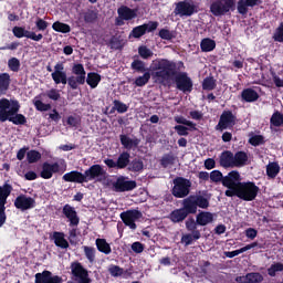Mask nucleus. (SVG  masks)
Here are the masks:
<instances>
[{
	"mask_svg": "<svg viewBox=\"0 0 283 283\" xmlns=\"http://www.w3.org/2000/svg\"><path fill=\"white\" fill-rule=\"evenodd\" d=\"M23 36L27 39H31V41H41L43 39V34L39 33L36 34L35 32L28 31L24 29Z\"/></svg>",
	"mask_w": 283,
	"mask_h": 283,
	"instance_id": "nucleus-60",
	"label": "nucleus"
},
{
	"mask_svg": "<svg viewBox=\"0 0 283 283\" xmlns=\"http://www.w3.org/2000/svg\"><path fill=\"white\" fill-rule=\"evenodd\" d=\"M186 229L189 231V233L181 237V244H185V247H191L196 240H200V238H202L200 230L192 228L191 223L188 221H186Z\"/></svg>",
	"mask_w": 283,
	"mask_h": 283,
	"instance_id": "nucleus-17",
	"label": "nucleus"
},
{
	"mask_svg": "<svg viewBox=\"0 0 283 283\" xmlns=\"http://www.w3.org/2000/svg\"><path fill=\"white\" fill-rule=\"evenodd\" d=\"M195 202L199 209H209V199L205 198L201 195H195Z\"/></svg>",
	"mask_w": 283,
	"mask_h": 283,
	"instance_id": "nucleus-48",
	"label": "nucleus"
},
{
	"mask_svg": "<svg viewBox=\"0 0 283 283\" xmlns=\"http://www.w3.org/2000/svg\"><path fill=\"white\" fill-rule=\"evenodd\" d=\"M117 14L119 19H124L125 21H134V19L138 17V9H132L125 4H122L117 9Z\"/></svg>",
	"mask_w": 283,
	"mask_h": 283,
	"instance_id": "nucleus-22",
	"label": "nucleus"
},
{
	"mask_svg": "<svg viewBox=\"0 0 283 283\" xmlns=\"http://www.w3.org/2000/svg\"><path fill=\"white\" fill-rule=\"evenodd\" d=\"M62 213L69 220V227H78V224L81 223L78 212H76V209L70 206V203L63 206Z\"/></svg>",
	"mask_w": 283,
	"mask_h": 283,
	"instance_id": "nucleus-19",
	"label": "nucleus"
},
{
	"mask_svg": "<svg viewBox=\"0 0 283 283\" xmlns=\"http://www.w3.org/2000/svg\"><path fill=\"white\" fill-rule=\"evenodd\" d=\"M249 165V154L244 150H238L233 154V166L234 168L247 167Z\"/></svg>",
	"mask_w": 283,
	"mask_h": 283,
	"instance_id": "nucleus-27",
	"label": "nucleus"
},
{
	"mask_svg": "<svg viewBox=\"0 0 283 283\" xmlns=\"http://www.w3.org/2000/svg\"><path fill=\"white\" fill-rule=\"evenodd\" d=\"M120 220L124 222L126 227H129L133 231H136L137 226L136 221L140 220L143 218V212L139 210L133 209V210H127L120 213Z\"/></svg>",
	"mask_w": 283,
	"mask_h": 283,
	"instance_id": "nucleus-15",
	"label": "nucleus"
},
{
	"mask_svg": "<svg viewBox=\"0 0 283 283\" xmlns=\"http://www.w3.org/2000/svg\"><path fill=\"white\" fill-rule=\"evenodd\" d=\"M81 17L86 25H94L98 21V11L87 9L81 13Z\"/></svg>",
	"mask_w": 283,
	"mask_h": 283,
	"instance_id": "nucleus-28",
	"label": "nucleus"
},
{
	"mask_svg": "<svg viewBox=\"0 0 283 283\" xmlns=\"http://www.w3.org/2000/svg\"><path fill=\"white\" fill-rule=\"evenodd\" d=\"M102 77L101 74L96 72H90L87 76L85 75V83L90 85L91 90H96L98 87V83H101Z\"/></svg>",
	"mask_w": 283,
	"mask_h": 283,
	"instance_id": "nucleus-31",
	"label": "nucleus"
},
{
	"mask_svg": "<svg viewBox=\"0 0 283 283\" xmlns=\"http://www.w3.org/2000/svg\"><path fill=\"white\" fill-rule=\"evenodd\" d=\"M48 25H50V23L41 18H38L35 21V28H38L40 32H45V30H48Z\"/></svg>",
	"mask_w": 283,
	"mask_h": 283,
	"instance_id": "nucleus-62",
	"label": "nucleus"
},
{
	"mask_svg": "<svg viewBox=\"0 0 283 283\" xmlns=\"http://www.w3.org/2000/svg\"><path fill=\"white\" fill-rule=\"evenodd\" d=\"M53 240L55 247L60 249H70V242L65 240V233L63 232H53Z\"/></svg>",
	"mask_w": 283,
	"mask_h": 283,
	"instance_id": "nucleus-32",
	"label": "nucleus"
},
{
	"mask_svg": "<svg viewBox=\"0 0 283 283\" xmlns=\"http://www.w3.org/2000/svg\"><path fill=\"white\" fill-rule=\"evenodd\" d=\"M132 155L129 151H123L119 154L116 163H117V169H126V167H129Z\"/></svg>",
	"mask_w": 283,
	"mask_h": 283,
	"instance_id": "nucleus-34",
	"label": "nucleus"
},
{
	"mask_svg": "<svg viewBox=\"0 0 283 283\" xmlns=\"http://www.w3.org/2000/svg\"><path fill=\"white\" fill-rule=\"evenodd\" d=\"M185 67V63L179 61L178 63L169 61L167 59H161L154 64L153 70L154 77L159 78V81H171L178 74V70Z\"/></svg>",
	"mask_w": 283,
	"mask_h": 283,
	"instance_id": "nucleus-4",
	"label": "nucleus"
},
{
	"mask_svg": "<svg viewBox=\"0 0 283 283\" xmlns=\"http://www.w3.org/2000/svg\"><path fill=\"white\" fill-rule=\"evenodd\" d=\"M235 10V0H216L210 4V12L213 17H224Z\"/></svg>",
	"mask_w": 283,
	"mask_h": 283,
	"instance_id": "nucleus-7",
	"label": "nucleus"
},
{
	"mask_svg": "<svg viewBox=\"0 0 283 283\" xmlns=\"http://www.w3.org/2000/svg\"><path fill=\"white\" fill-rule=\"evenodd\" d=\"M158 21H149L148 23L135 27L130 34L134 39H140L142 36H145L147 32H155V30H158Z\"/></svg>",
	"mask_w": 283,
	"mask_h": 283,
	"instance_id": "nucleus-16",
	"label": "nucleus"
},
{
	"mask_svg": "<svg viewBox=\"0 0 283 283\" xmlns=\"http://www.w3.org/2000/svg\"><path fill=\"white\" fill-rule=\"evenodd\" d=\"M240 172L238 170H232L227 175L223 181L224 187L228 189L224 192L227 198H239L244 200V202H253L260 193V187L253 181H241Z\"/></svg>",
	"mask_w": 283,
	"mask_h": 283,
	"instance_id": "nucleus-1",
	"label": "nucleus"
},
{
	"mask_svg": "<svg viewBox=\"0 0 283 283\" xmlns=\"http://www.w3.org/2000/svg\"><path fill=\"white\" fill-rule=\"evenodd\" d=\"M174 163H176V157H174V155H165L161 160H160V165L161 167H164L165 169H167V167H169V165H174Z\"/></svg>",
	"mask_w": 283,
	"mask_h": 283,
	"instance_id": "nucleus-56",
	"label": "nucleus"
},
{
	"mask_svg": "<svg viewBox=\"0 0 283 283\" xmlns=\"http://www.w3.org/2000/svg\"><path fill=\"white\" fill-rule=\"evenodd\" d=\"M12 185L6 182L3 186H0V228L6 224L8 216L6 214V205H8V198L12 193Z\"/></svg>",
	"mask_w": 283,
	"mask_h": 283,
	"instance_id": "nucleus-9",
	"label": "nucleus"
},
{
	"mask_svg": "<svg viewBox=\"0 0 283 283\" xmlns=\"http://www.w3.org/2000/svg\"><path fill=\"white\" fill-rule=\"evenodd\" d=\"M128 171H133L134 174H138V171H143L145 169V164L138 159L135 158L128 164Z\"/></svg>",
	"mask_w": 283,
	"mask_h": 283,
	"instance_id": "nucleus-38",
	"label": "nucleus"
},
{
	"mask_svg": "<svg viewBox=\"0 0 283 283\" xmlns=\"http://www.w3.org/2000/svg\"><path fill=\"white\" fill-rule=\"evenodd\" d=\"M276 43H283V22L275 29L274 34L272 36Z\"/></svg>",
	"mask_w": 283,
	"mask_h": 283,
	"instance_id": "nucleus-53",
	"label": "nucleus"
},
{
	"mask_svg": "<svg viewBox=\"0 0 283 283\" xmlns=\"http://www.w3.org/2000/svg\"><path fill=\"white\" fill-rule=\"evenodd\" d=\"M27 160L29 165H34V163H39V160H41V154L39 150H29L27 153Z\"/></svg>",
	"mask_w": 283,
	"mask_h": 283,
	"instance_id": "nucleus-46",
	"label": "nucleus"
},
{
	"mask_svg": "<svg viewBox=\"0 0 283 283\" xmlns=\"http://www.w3.org/2000/svg\"><path fill=\"white\" fill-rule=\"evenodd\" d=\"M176 88L184 94H191L193 92V80L189 77L187 72H177L174 77Z\"/></svg>",
	"mask_w": 283,
	"mask_h": 283,
	"instance_id": "nucleus-10",
	"label": "nucleus"
},
{
	"mask_svg": "<svg viewBox=\"0 0 283 283\" xmlns=\"http://www.w3.org/2000/svg\"><path fill=\"white\" fill-rule=\"evenodd\" d=\"M14 207L20 211H28L36 207V200H34L32 197L20 195L14 200Z\"/></svg>",
	"mask_w": 283,
	"mask_h": 283,
	"instance_id": "nucleus-18",
	"label": "nucleus"
},
{
	"mask_svg": "<svg viewBox=\"0 0 283 283\" xmlns=\"http://www.w3.org/2000/svg\"><path fill=\"white\" fill-rule=\"evenodd\" d=\"M201 52H213L216 50V41L211 38L202 39L200 42Z\"/></svg>",
	"mask_w": 283,
	"mask_h": 283,
	"instance_id": "nucleus-37",
	"label": "nucleus"
},
{
	"mask_svg": "<svg viewBox=\"0 0 283 283\" xmlns=\"http://www.w3.org/2000/svg\"><path fill=\"white\" fill-rule=\"evenodd\" d=\"M248 283H262L264 282V276L260 272H251L247 274Z\"/></svg>",
	"mask_w": 283,
	"mask_h": 283,
	"instance_id": "nucleus-47",
	"label": "nucleus"
},
{
	"mask_svg": "<svg viewBox=\"0 0 283 283\" xmlns=\"http://www.w3.org/2000/svg\"><path fill=\"white\" fill-rule=\"evenodd\" d=\"M241 98L244 103H255V101L260 98V94H258L253 88H244L241 92Z\"/></svg>",
	"mask_w": 283,
	"mask_h": 283,
	"instance_id": "nucleus-30",
	"label": "nucleus"
},
{
	"mask_svg": "<svg viewBox=\"0 0 283 283\" xmlns=\"http://www.w3.org/2000/svg\"><path fill=\"white\" fill-rule=\"evenodd\" d=\"M64 171H67V164L65 163V160H62L60 164L56 161L53 164L44 161L42 164V170L40 172V176L44 180H50V178H52L54 174H59L60 176H63Z\"/></svg>",
	"mask_w": 283,
	"mask_h": 283,
	"instance_id": "nucleus-5",
	"label": "nucleus"
},
{
	"mask_svg": "<svg viewBox=\"0 0 283 283\" xmlns=\"http://www.w3.org/2000/svg\"><path fill=\"white\" fill-rule=\"evenodd\" d=\"M277 174H280L279 163H271L266 166V176H269V178H276Z\"/></svg>",
	"mask_w": 283,
	"mask_h": 283,
	"instance_id": "nucleus-40",
	"label": "nucleus"
},
{
	"mask_svg": "<svg viewBox=\"0 0 283 283\" xmlns=\"http://www.w3.org/2000/svg\"><path fill=\"white\" fill-rule=\"evenodd\" d=\"M186 222H188L192 229L207 227V224H211V222H213V214L209 211H201L196 216V219H193V217H189Z\"/></svg>",
	"mask_w": 283,
	"mask_h": 283,
	"instance_id": "nucleus-14",
	"label": "nucleus"
},
{
	"mask_svg": "<svg viewBox=\"0 0 283 283\" xmlns=\"http://www.w3.org/2000/svg\"><path fill=\"white\" fill-rule=\"evenodd\" d=\"M151 80V73L149 71L145 72L143 75H139L134 80L135 87H145L147 83Z\"/></svg>",
	"mask_w": 283,
	"mask_h": 283,
	"instance_id": "nucleus-36",
	"label": "nucleus"
},
{
	"mask_svg": "<svg viewBox=\"0 0 283 283\" xmlns=\"http://www.w3.org/2000/svg\"><path fill=\"white\" fill-rule=\"evenodd\" d=\"M52 28L54 32H61L62 34H69V32H72V28L67 23H63L61 21H55L52 24Z\"/></svg>",
	"mask_w": 283,
	"mask_h": 283,
	"instance_id": "nucleus-39",
	"label": "nucleus"
},
{
	"mask_svg": "<svg viewBox=\"0 0 283 283\" xmlns=\"http://www.w3.org/2000/svg\"><path fill=\"white\" fill-rule=\"evenodd\" d=\"M35 283H63V277L44 270L42 273L39 272L35 274Z\"/></svg>",
	"mask_w": 283,
	"mask_h": 283,
	"instance_id": "nucleus-20",
	"label": "nucleus"
},
{
	"mask_svg": "<svg viewBox=\"0 0 283 283\" xmlns=\"http://www.w3.org/2000/svg\"><path fill=\"white\" fill-rule=\"evenodd\" d=\"M72 74L67 77V73L65 71L51 73V78L55 85H69L71 90H78V85H85V66L83 64L77 63L72 66Z\"/></svg>",
	"mask_w": 283,
	"mask_h": 283,
	"instance_id": "nucleus-2",
	"label": "nucleus"
},
{
	"mask_svg": "<svg viewBox=\"0 0 283 283\" xmlns=\"http://www.w3.org/2000/svg\"><path fill=\"white\" fill-rule=\"evenodd\" d=\"M10 83H12L10 73H0V96L8 94V91L10 90Z\"/></svg>",
	"mask_w": 283,
	"mask_h": 283,
	"instance_id": "nucleus-29",
	"label": "nucleus"
},
{
	"mask_svg": "<svg viewBox=\"0 0 283 283\" xmlns=\"http://www.w3.org/2000/svg\"><path fill=\"white\" fill-rule=\"evenodd\" d=\"M132 70L138 72V74H144L147 72V67H145V62L140 60H134L130 64Z\"/></svg>",
	"mask_w": 283,
	"mask_h": 283,
	"instance_id": "nucleus-45",
	"label": "nucleus"
},
{
	"mask_svg": "<svg viewBox=\"0 0 283 283\" xmlns=\"http://www.w3.org/2000/svg\"><path fill=\"white\" fill-rule=\"evenodd\" d=\"M181 205H182L181 209H184V211L188 216H193V214L198 213V206L196 203L195 195H191V196L185 198L182 200Z\"/></svg>",
	"mask_w": 283,
	"mask_h": 283,
	"instance_id": "nucleus-23",
	"label": "nucleus"
},
{
	"mask_svg": "<svg viewBox=\"0 0 283 283\" xmlns=\"http://www.w3.org/2000/svg\"><path fill=\"white\" fill-rule=\"evenodd\" d=\"M171 193L175 198H187L191 193V181L184 177H176L172 180Z\"/></svg>",
	"mask_w": 283,
	"mask_h": 283,
	"instance_id": "nucleus-6",
	"label": "nucleus"
},
{
	"mask_svg": "<svg viewBox=\"0 0 283 283\" xmlns=\"http://www.w3.org/2000/svg\"><path fill=\"white\" fill-rule=\"evenodd\" d=\"M264 136L262 135H254L249 139V144L252 145V147H260V145H264Z\"/></svg>",
	"mask_w": 283,
	"mask_h": 283,
	"instance_id": "nucleus-54",
	"label": "nucleus"
},
{
	"mask_svg": "<svg viewBox=\"0 0 283 283\" xmlns=\"http://www.w3.org/2000/svg\"><path fill=\"white\" fill-rule=\"evenodd\" d=\"M219 164L223 169H233V151L223 150L219 156Z\"/></svg>",
	"mask_w": 283,
	"mask_h": 283,
	"instance_id": "nucleus-25",
	"label": "nucleus"
},
{
	"mask_svg": "<svg viewBox=\"0 0 283 283\" xmlns=\"http://www.w3.org/2000/svg\"><path fill=\"white\" fill-rule=\"evenodd\" d=\"M113 105L118 114H125V112H127V109H129V106H127V104H125L118 99H115L113 102Z\"/></svg>",
	"mask_w": 283,
	"mask_h": 283,
	"instance_id": "nucleus-57",
	"label": "nucleus"
},
{
	"mask_svg": "<svg viewBox=\"0 0 283 283\" xmlns=\"http://www.w3.org/2000/svg\"><path fill=\"white\" fill-rule=\"evenodd\" d=\"M62 180L64 182H75L77 185H83L85 181V174L78 170H72L63 175Z\"/></svg>",
	"mask_w": 283,
	"mask_h": 283,
	"instance_id": "nucleus-24",
	"label": "nucleus"
},
{
	"mask_svg": "<svg viewBox=\"0 0 283 283\" xmlns=\"http://www.w3.org/2000/svg\"><path fill=\"white\" fill-rule=\"evenodd\" d=\"M175 130L177 132L178 136H189V128L182 125H176Z\"/></svg>",
	"mask_w": 283,
	"mask_h": 283,
	"instance_id": "nucleus-64",
	"label": "nucleus"
},
{
	"mask_svg": "<svg viewBox=\"0 0 283 283\" xmlns=\"http://www.w3.org/2000/svg\"><path fill=\"white\" fill-rule=\"evenodd\" d=\"M237 10L239 14H248L249 13V7L247 6V2L244 0H239L237 3Z\"/></svg>",
	"mask_w": 283,
	"mask_h": 283,
	"instance_id": "nucleus-61",
	"label": "nucleus"
},
{
	"mask_svg": "<svg viewBox=\"0 0 283 283\" xmlns=\"http://www.w3.org/2000/svg\"><path fill=\"white\" fill-rule=\"evenodd\" d=\"M174 14L176 17H193L198 13V6L191 0H182L175 3Z\"/></svg>",
	"mask_w": 283,
	"mask_h": 283,
	"instance_id": "nucleus-8",
	"label": "nucleus"
},
{
	"mask_svg": "<svg viewBox=\"0 0 283 283\" xmlns=\"http://www.w3.org/2000/svg\"><path fill=\"white\" fill-rule=\"evenodd\" d=\"M21 109V105L19 101L13 99L10 101L6 97L0 99V123H12L13 125H25L28 123V118L25 115L19 114Z\"/></svg>",
	"mask_w": 283,
	"mask_h": 283,
	"instance_id": "nucleus-3",
	"label": "nucleus"
},
{
	"mask_svg": "<svg viewBox=\"0 0 283 283\" xmlns=\"http://www.w3.org/2000/svg\"><path fill=\"white\" fill-rule=\"evenodd\" d=\"M95 244L99 253H104V255H109V253H112V245L107 243V240L96 239Z\"/></svg>",
	"mask_w": 283,
	"mask_h": 283,
	"instance_id": "nucleus-35",
	"label": "nucleus"
},
{
	"mask_svg": "<svg viewBox=\"0 0 283 283\" xmlns=\"http://www.w3.org/2000/svg\"><path fill=\"white\" fill-rule=\"evenodd\" d=\"M46 96L50 101H59L61 98V93H59V90L56 88H51L46 92Z\"/></svg>",
	"mask_w": 283,
	"mask_h": 283,
	"instance_id": "nucleus-63",
	"label": "nucleus"
},
{
	"mask_svg": "<svg viewBox=\"0 0 283 283\" xmlns=\"http://www.w3.org/2000/svg\"><path fill=\"white\" fill-rule=\"evenodd\" d=\"M283 272V263L282 262H276L273 263L269 269H268V275L270 277H275V275H277V273H282Z\"/></svg>",
	"mask_w": 283,
	"mask_h": 283,
	"instance_id": "nucleus-42",
	"label": "nucleus"
},
{
	"mask_svg": "<svg viewBox=\"0 0 283 283\" xmlns=\"http://www.w3.org/2000/svg\"><path fill=\"white\" fill-rule=\"evenodd\" d=\"M8 67L11 70V72H19V70H21V61H19L17 57H11L8 61Z\"/></svg>",
	"mask_w": 283,
	"mask_h": 283,
	"instance_id": "nucleus-52",
	"label": "nucleus"
},
{
	"mask_svg": "<svg viewBox=\"0 0 283 283\" xmlns=\"http://www.w3.org/2000/svg\"><path fill=\"white\" fill-rule=\"evenodd\" d=\"M210 180L211 182H221L224 187V181L227 180V176L222 175V171L220 170H212L210 172Z\"/></svg>",
	"mask_w": 283,
	"mask_h": 283,
	"instance_id": "nucleus-43",
	"label": "nucleus"
},
{
	"mask_svg": "<svg viewBox=\"0 0 283 283\" xmlns=\"http://www.w3.org/2000/svg\"><path fill=\"white\" fill-rule=\"evenodd\" d=\"M216 86H217L216 78H213V76H208V77L203 78L202 90H205L207 92H211V91H213V88Z\"/></svg>",
	"mask_w": 283,
	"mask_h": 283,
	"instance_id": "nucleus-44",
	"label": "nucleus"
},
{
	"mask_svg": "<svg viewBox=\"0 0 283 283\" xmlns=\"http://www.w3.org/2000/svg\"><path fill=\"white\" fill-rule=\"evenodd\" d=\"M189 214L186 211H184L182 208H178L169 213L168 219L174 224H180V222H185V220H187Z\"/></svg>",
	"mask_w": 283,
	"mask_h": 283,
	"instance_id": "nucleus-26",
	"label": "nucleus"
},
{
	"mask_svg": "<svg viewBox=\"0 0 283 283\" xmlns=\"http://www.w3.org/2000/svg\"><path fill=\"white\" fill-rule=\"evenodd\" d=\"M84 254L86 260L93 264L94 260H96V249L92 247L84 245Z\"/></svg>",
	"mask_w": 283,
	"mask_h": 283,
	"instance_id": "nucleus-49",
	"label": "nucleus"
},
{
	"mask_svg": "<svg viewBox=\"0 0 283 283\" xmlns=\"http://www.w3.org/2000/svg\"><path fill=\"white\" fill-rule=\"evenodd\" d=\"M66 125H69V127L78 128L81 126V116L70 115L66 119Z\"/></svg>",
	"mask_w": 283,
	"mask_h": 283,
	"instance_id": "nucleus-55",
	"label": "nucleus"
},
{
	"mask_svg": "<svg viewBox=\"0 0 283 283\" xmlns=\"http://www.w3.org/2000/svg\"><path fill=\"white\" fill-rule=\"evenodd\" d=\"M270 124L273 125V127H282L283 114L279 111L274 112L270 118Z\"/></svg>",
	"mask_w": 283,
	"mask_h": 283,
	"instance_id": "nucleus-41",
	"label": "nucleus"
},
{
	"mask_svg": "<svg viewBox=\"0 0 283 283\" xmlns=\"http://www.w3.org/2000/svg\"><path fill=\"white\" fill-rule=\"evenodd\" d=\"M136 187H138V184L136 182V180H129V177H125V176L117 177L115 182H113V190L116 193H125L127 191H134Z\"/></svg>",
	"mask_w": 283,
	"mask_h": 283,
	"instance_id": "nucleus-11",
	"label": "nucleus"
},
{
	"mask_svg": "<svg viewBox=\"0 0 283 283\" xmlns=\"http://www.w3.org/2000/svg\"><path fill=\"white\" fill-rule=\"evenodd\" d=\"M119 140H120V145L127 151H132V149H138V146L140 145V138L138 137L132 138L125 134L119 135Z\"/></svg>",
	"mask_w": 283,
	"mask_h": 283,
	"instance_id": "nucleus-21",
	"label": "nucleus"
},
{
	"mask_svg": "<svg viewBox=\"0 0 283 283\" xmlns=\"http://www.w3.org/2000/svg\"><path fill=\"white\" fill-rule=\"evenodd\" d=\"M107 176V171L104 170L103 166L95 164L84 171L85 182H91L92 180H97L101 182Z\"/></svg>",
	"mask_w": 283,
	"mask_h": 283,
	"instance_id": "nucleus-12",
	"label": "nucleus"
},
{
	"mask_svg": "<svg viewBox=\"0 0 283 283\" xmlns=\"http://www.w3.org/2000/svg\"><path fill=\"white\" fill-rule=\"evenodd\" d=\"M33 105L38 112H50L52 109V104H45L41 99L34 101Z\"/></svg>",
	"mask_w": 283,
	"mask_h": 283,
	"instance_id": "nucleus-50",
	"label": "nucleus"
},
{
	"mask_svg": "<svg viewBox=\"0 0 283 283\" xmlns=\"http://www.w3.org/2000/svg\"><path fill=\"white\" fill-rule=\"evenodd\" d=\"M108 273L112 277H122L123 276V268L119 265L111 264L108 268Z\"/></svg>",
	"mask_w": 283,
	"mask_h": 283,
	"instance_id": "nucleus-51",
	"label": "nucleus"
},
{
	"mask_svg": "<svg viewBox=\"0 0 283 283\" xmlns=\"http://www.w3.org/2000/svg\"><path fill=\"white\" fill-rule=\"evenodd\" d=\"M255 247H260V243H258V241L247 244L245 247H243L239 250L226 252V258H230V259L235 258V256L240 255V253H247V251H251V249H255Z\"/></svg>",
	"mask_w": 283,
	"mask_h": 283,
	"instance_id": "nucleus-33",
	"label": "nucleus"
},
{
	"mask_svg": "<svg viewBox=\"0 0 283 283\" xmlns=\"http://www.w3.org/2000/svg\"><path fill=\"white\" fill-rule=\"evenodd\" d=\"M138 54H139V56H142V59H149V57L154 56V53L151 52V50H149L145 45H142L138 48Z\"/></svg>",
	"mask_w": 283,
	"mask_h": 283,
	"instance_id": "nucleus-59",
	"label": "nucleus"
},
{
	"mask_svg": "<svg viewBox=\"0 0 283 283\" xmlns=\"http://www.w3.org/2000/svg\"><path fill=\"white\" fill-rule=\"evenodd\" d=\"M238 118L231 111H223L220 115L218 125L214 127L217 132H224V129H232L235 126Z\"/></svg>",
	"mask_w": 283,
	"mask_h": 283,
	"instance_id": "nucleus-13",
	"label": "nucleus"
},
{
	"mask_svg": "<svg viewBox=\"0 0 283 283\" xmlns=\"http://www.w3.org/2000/svg\"><path fill=\"white\" fill-rule=\"evenodd\" d=\"M158 36H160L164 41H171V39H176V35H174V33L168 29H161Z\"/></svg>",
	"mask_w": 283,
	"mask_h": 283,
	"instance_id": "nucleus-58",
	"label": "nucleus"
}]
</instances>
